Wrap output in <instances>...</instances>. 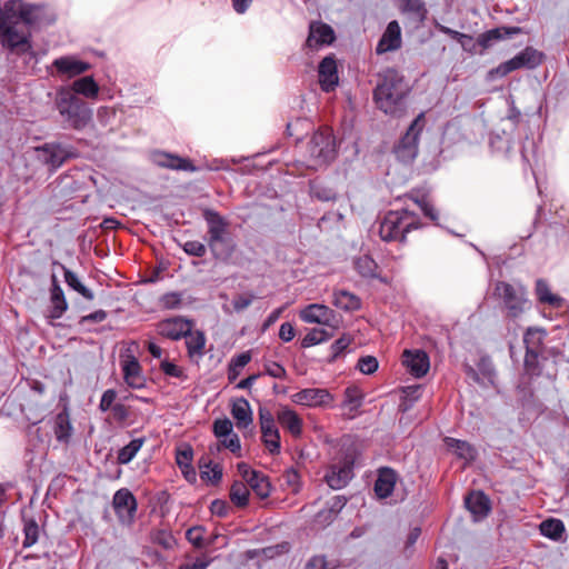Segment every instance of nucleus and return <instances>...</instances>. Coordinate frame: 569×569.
Segmentation results:
<instances>
[{"label": "nucleus", "instance_id": "obj_1", "mask_svg": "<svg viewBox=\"0 0 569 569\" xmlns=\"http://www.w3.org/2000/svg\"><path fill=\"white\" fill-rule=\"evenodd\" d=\"M43 8L23 0H8L0 6V42L11 50L29 42L28 27L42 16Z\"/></svg>", "mask_w": 569, "mask_h": 569}, {"label": "nucleus", "instance_id": "obj_2", "mask_svg": "<svg viewBox=\"0 0 569 569\" xmlns=\"http://www.w3.org/2000/svg\"><path fill=\"white\" fill-rule=\"evenodd\" d=\"M408 91L409 87L403 77L395 69H387L379 74L373 97L380 110L397 116L403 110V100Z\"/></svg>", "mask_w": 569, "mask_h": 569}, {"label": "nucleus", "instance_id": "obj_3", "mask_svg": "<svg viewBox=\"0 0 569 569\" xmlns=\"http://www.w3.org/2000/svg\"><path fill=\"white\" fill-rule=\"evenodd\" d=\"M417 217L413 212L403 209L389 211L380 223V237L385 241H405L411 230L418 229Z\"/></svg>", "mask_w": 569, "mask_h": 569}, {"label": "nucleus", "instance_id": "obj_4", "mask_svg": "<svg viewBox=\"0 0 569 569\" xmlns=\"http://www.w3.org/2000/svg\"><path fill=\"white\" fill-rule=\"evenodd\" d=\"M57 108L64 121L73 129L84 128L92 118L91 109L70 90L59 91Z\"/></svg>", "mask_w": 569, "mask_h": 569}, {"label": "nucleus", "instance_id": "obj_5", "mask_svg": "<svg viewBox=\"0 0 569 569\" xmlns=\"http://www.w3.org/2000/svg\"><path fill=\"white\" fill-rule=\"evenodd\" d=\"M336 140L329 128L316 131L307 147V166L312 169L328 164L336 157Z\"/></svg>", "mask_w": 569, "mask_h": 569}, {"label": "nucleus", "instance_id": "obj_6", "mask_svg": "<svg viewBox=\"0 0 569 569\" xmlns=\"http://www.w3.org/2000/svg\"><path fill=\"white\" fill-rule=\"evenodd\" d=\"M208 223V246L212 253L220 258L232 253V246L227 243L228 222L217 211L204 209L202 213Z\"/></svg>", "mask_w": 569, "mask_h": 569}, {"label": "nucleus", "instance_id": "obj_7", "mask_svg": "<svg viewBox=\"0 0 569 569\" xmlns=\"http://www.w3.org/2000/svg\"><path fill=\"white\" fill-rule=\"evenodd\" d=\"M495 295L498 296L511 318H518L528 307L526 289L520 284H511L508 282H497Z\"/></svg>", "mask_w": 569, "mask_h": 569}, {"label": "nucleus", "instance_id": "obj_8", "mask_svg": "<svg viewBox=\"0 0 569 569\" xmlns=\"http://www.w3.org/2000/svg\"><path fill=\"white\" fill-rule=\"evenodd\" d=\"M425 127V113L421 112L407 129L399 143L395 147V154L398 160L408 163L418 154L419 136Z\"/></svg>", "mask_w": 569, "mask_h": 569}, {"label": "nucleus", "instance_id": "obj_9", "mask_svg": "<svg viewBox=\"0 0 569 569\" xmlns=\"http://www.w3.org/2000/svg\"><path fill=\"white\" fill-rule=\"evenodd\" d=\"M356 460L355 450L348 449L342 459L330 467L326 475V481L332 489L343 488L352 478V469Z\"/></svg>", "mask_w": 569, "mask_h": 569}, {"label": "nucleus", "instance_id": "obj_10", "mask_svg": "<svg viewBox=\"0 0 569 569\" xmlns=\"http://www.w3.org/2000/svg\"><path fill=\"white\" fill-rule=\"evenodd\" d=\"M542 61V54L532 49L526 48L523 51L516 54L510 60L499 64L495 70H492L491 74H497L499 77H505L508 73L518 70L520 68L533 69L539 66Z\"/></svg>", "mask_w": 569, "mask_h": 569}, {"label": "nucleus", "instance_id": "obj_11", "mask_svg": "<svg viewBox=\"0 0 569 569\" xmlns=\"http://www.w3.org/2000/svg\"><path fill=\"white\" fill-rule=\"evenodd\" d=\"M299 317L307 323L326 326L330 330L339 328L340 319L328 306L311 303L299 311Z\"/></svg>", "mask_w": 569, "mask_h": 569}, {"label": "nucleus", "instance_id": "obj_12", "mask_svg": "<svg viewBox=\"0 0 569 569\" xmlns=\"http://www.w3.org/2000/svg\"><path fill=\"white\" fill-rule=\"evenodd\" d=\"M291 401L309 408H328L333 402V396L323 388H306L293 393Z\"/></svg>", "mask_w": 569, "mask_h": 569}, {"label": "nucleus", "instance_id": "obj_13", "mask_svg": "<svg viewBox=\"0 0 569 569\" xmlns=\"http://www.w3.org/2000/svg\"><path fill=\"white\" fill-rule=\"evenodd\" d=\"M192 321L183 317H172L157 325L158 333L171 340H179L190 333Z\"/></svg>", "mask_w": 569, "mask_h": 569}, {"label": "nucleus", "instance_id": "obj_14", "mask_svg": "<svg viewBox=\"0 0 569 569\" xmlns=\"http://www.w3.org/2000/svg\"><path fill=\"white\" fill-rule=\"evenodd\" d=\"M150 161L162 168L194 172L196 167L187 158H181L163 151H153L150 153Z\"/></svg>", "mask_w": 569, "mask_h": 569}, {"label": "nucleus", "instance_id": "obj_15", "mask_svg": "<svg viewBox=\"0 0 569 569\" xmlns=\"http://www.w3.org/2000/svg\"><path fill=\"white\" fill-rule=\"evenodd\" d=\"M52 66L57 69L60 76L69 79L87 72L91 68L90 63L79 60L74 56L57 58L53 60Z\"/></svg>", "mask_w": 569, "mask_h": 569}, {"label": "nucleus", "instance_id": "obj_16", "mask_svg": "<svg viewBox=\"0 0 569 569\" xmlns=\"http://www.w3.org/2000/svg\"><path fill=\"white\" fill-rule=\"evenodd\" d=\"M113 508L121 520L130 521L137 510V500L128 489L122 488L113 496Z\"/></svg>", "mask_w": 569, "mask_h": 569}, {"label": "nucleus", "instance_id": "obj_17", "mask_svg": "<svg viewBox=\"0 0 569 569\" xmlns=\"http://www.w3.org/2000/svg\"><path fill=\"white\" fill-rule=\"evenodd\" d=\"M402 362L416 378L423 377L430 368L429 357L422 350H406Z\"/></svg>", "mask_w": 569, "mask_h": 569}, {"label": "nucleus", "instance_id": "obj_18", "mask_svg": "<svg viewBox=\"0 0 569 569\" xmlns=\"http://www.w3.org/2000/svg\"><path fill=\"white\" fill-rule=\"evenodd\" d=\"M318 76L322 90L329 92L338 86V69L333 57L328 56L321 60L318 67Z\"/></svg>", "mask_w": 569, "mask_h": 569}, {"label": "nucleus", "instance_id": "obj_19", "mask_svg": "<svg viewBox=\"0 0 569 569\" xmlns=\"http://www.w3.org/2000/svg\"><path fill=\"white\" fill-rule=\"evenodd\" d=\"M36 157L39 161L47 164L50 170L62 164L68 153L59 144L47 143L34 149Z\"/></svg>", "mask_w": 569, "mask_h": 569}, {"label": "nucleus", "instance_id": "obj_20", "mask_svg": "<svg viewBox=\"0 0 569 569\" xmlns=\"http://www.w3.org/2000/svg\"><path fill=\"white\" fill-rule=\"evenodd\" d=\"M276 417L280 426L293 438H300L302 436L303 421L295 410L287 406L281 407Z\"/></svg>", "mask_w": 569, "mask_h": 569}, {"label": "nucleus", "instance_id": "obj_21", "mask_svg": "<svg viewBox=\"0 0 569 569\" xmlns=\"http://www.w3.org/2000/svg\"><path fill=\"white\" fill-rule=\"evenodd\" d=\"M401 47V29L399 23L393 20L389 22L382 37L380 38L376 52L382 54L389 51H395Z\"/></svg>", "mask_w": 569, "mask_h": 569}, {"label": "nucleus", "instance_id": "obj_22", "mask_svg": "<svg viewBox=\"0 0 569 569\" xmlns=\"http://www.w3.org/2000/svg\"><path fill=\"white\" fill-rule=\"evenodd\" d=\"M51 289H50V310L48 313V318L50 319H59L68 309V302L66 300L62 288L58 282V278L56 274L51 277Z\"/></svg>", "mask_w": 569, "mask_h": 569}, {"label": "nucleus", "instance_id": "obj_23", "mask_svg": "<svg viewBox=\"0 0 569 569\" xmlns=\"http://www.w3.org/2000/svg\"><path fill=\"white\" fill-rule=\"evenodd\" d=\"M271 166V161H267L264 157L246 158L240 164H237L232 169V172L238 174H250L256 177H262L268 174V167Z\"/></svg>", "mask_w": 569, "mask_h": 569}, {"label": "nucleus", "instance_id": "obj_24", "mask_svg": "<svg viewBox=\"0 0 569 569\" xmlns=\"http://www.w3.org/2000/svg\"><path fill=\"white\" fill-rule=\"evenodd\" d=\"M333 39L335 34L331 27L321 22H315L310 24L307 46L309 48H317L322 44H330Z\"/></svg>", "mask_w": 569, "mask_h": 569}, {"label": "nucleus", "instance_id": "obj_25", "mask_svg": "<svg viewBox=\"0 0 569 569\" xmlns=\"http://www.w3.org/2000/svg\"><path fill=\"white\" fill-rule=\"evenodd\" d=\"M466 507L476 520L485 518L490 511V500L481 491H472L466 497Z\"/></svg>", "mask_w": 569, "mask_h": 569}, {"label": "nucleus", "instance_id": "obj_26", "mask_svg": "<svg viewBox=\"0 0 569 569\" xmlns=\"http://www.w3.org/2000/svg\"><path fill=\"white\" fill-rule=\"evenodd\" d=\"M231 415L239 429H246L252 425V410L249 401L244 398H238L233 401Z\"/></svg>", "mask_w": 569, "mask_h": 569}, {"label": "nucleus", "instance_id": "obj_27", "mask_svg": "<svg viewBox=\"0 0 569 569\" xmlns=\"http://www.w3.org/2000/svg\"><path fill=\"white\" fill-rule=\"evenodd\" d=\"M62 90H70L74 96H83L88 99H96L99 94V86L91 76H84L72 82L70 88Z\"/></svg>", "mask_w": 569, "mask_h": 569}, {"label": "nucleus", "instance_id": "obj_28", "mask_svg": "<svg viewBox=\"0 0 569 569\" xmlns=\"http://www.w3.org/2000/svg\"><path fill=\"white\" fill-rule=\"evenodd\" d=\"M396 485V473L389 468H382L379 471L378 479L375 483V491L379 498L389 497Z\"/></svg>", "mask_w": 569, "mask_h": 569}, {"label": "nucleus", "instance_id": "obj_29", "mask_svg": "<svg viewBox=\"0 0 569 569\" xmlns=\"http://www.w3.org/2000/svg\"><path fill=\"white\" fill-rule=\"evenodd\" d=\"M188 355L191 359H200L204 355L206 337L202 331H192L184 336Z\"/></svg>", "mask_w": 569, "mask_h": 569}, {"label": "nucleus", "instance_id": "obj_30", "mask_svg": "<svg viewBox=\"0 0 569 569\" xmlns=\"http://www.w3.org/2000/svg\"><path fill=\"white\" fill-rule=\"evenodd\" d=\"M123 375L129 387L141 389L144 386V379L140 375V365L136 358L132 357L124 362Z\"/></svg>", "mask_w": 569, "mask_h": 569}, {"label": "nucleus", "instance_id": "obj_31", "mask_svg": "<svg viewBox=\"0 0 569 569\" xmlns=\"http://www.w3.org/2000/svg\"><path fill=\"white\" fill-rule=\"evenodd\" d=\"M192 461V449L189 446H186L183 448L178 449L177 456H176V462L181 469L184 478L189 482L196 481V471L191 466Z\"/></svg>", "mask_w": 569, "mask_h": 569}, {"label": "nucleus", "instance_id": "obj_32", "mask_svg": "<svg viewBox=\"0 0 569 569\" xmlns=\"http://www.w3.org/2000/svg\"><path fill=\"white\" fill-rule=\"evenodd\" d=\"M445 443L458 458L466 461H472L476 458V449L466 441L448 437L445 439Z\"/></svg>", "mask_w": 569, "mask_h": 569}, {"label": "nucleus", "instance_id": "obj_33", "mask_svg": "<svg viewBox=\"0 0 569 569\" xmlns=\"http://www.w3.org/2000/svg\"><path fill=\"white\" fill-rule=\"evenodd\" d=\"M536 295L540 302L547 303L553 308H561L565 303V299L552 293L548 283L542 279L536 282Z\"/></svg>", "mask_w": 569, "mask_h": 569}, {"label": "nucleus", "instance_id": "obj_34", "mask_svg": "<svg viewBox=\"0 0 569 569\" xmlns=\"http://www.w3.org/2000/svg\"><path fill=\"white\" fill-rule=\"evenodd\" d=\"M262 441L271 455L280 452V433L276 423L260 426Z\"/></svg>", "mask_w": 569, "mask_h": 569}, {"label": "nucleus", "instance_id": "obj_35", "mask_svg": "<svg viewBox=\"0 0 569 569\" xmlns=\"http://www.w3.org/2000/svg\"><path fill=\"white\" fill-rule=\"evenodd\" d=\"M332 303L337 308L346 311L358 310L361 306L360 299L347 290H336L333 292Z\"/></svg>", "mask_w": 569, "mask_h": 569}, {"label": "nucleus", "instance_id": "obj_36", "mask_svg": "<svg viewBox=\"0 0 569 569\" xmlns=\"http://www.w3.org/2000/svg\"><path fill=\"white\" fill-rule=\"evenodd\" d=\"M53 432L58 441H69L72 432V426L70 422L69 415L66 411L57 415L54 419Z\"/></svg>", "mask_w": 569, "mask_h": 569}, {"label": "nucleus", "instance_id": "obj_37", "mask_svg": "<svg viewBox=\"0 0 569 569\" xmlns=\"http://www.w3.org/2000/svg\"><path fill=\"white\" fill-rule=\"evenodd\" d=\"M543 336H545V332L539 329L529 328L526 331L525 337H523V342L527 348V352H526L527 366L529 365L530 357H533V358L536 357V350H537L538 346L541 343Z\"/></svg>", "mask_w": 569, "mask_h": 569}, {"label": "nucleus", "instance_id": "obj_38", "mask_svg": "<svg viewBox=\"0 0 569 569\" xmlns=\"http://www.w3.org/2000/svg\"><path fill=\"white\" fill-rule=\"evenodd\" d=\"M362 405V395L357 388H347L345 392L343 408L347 410L345 413L348 418H353L356 411Z\"/></svg>", "mask_w": 569, "mask_h": 569}, {"label": "nucleus", "instance_id": "obj_39", "mask_svg": "<svg viewBox=\"0 0 569 569\" xmlns=\"http://www.w3.org/2000/svg\"><path fill=\"white\" fill-rule=\"evenodd\" d=\"M409 198L420 207L426 217L438 224L439 214L426 193L411 192Z\"/></svg>", "mask_w": 569, "mask_h": 569}, {"label": "nucleus", "instance_id": "obj_40", "mask_svg": "<svg viewBox=\"0 0 569 569\" xmlns=\"http://www.w3.org/2000/svg\"><path fill=\"white\" fill-rule=\"evenodd\" d=\"M489 144L495 152L508 153L512 148V139L505 130H502L501 133L492 132L489 139Z\"/></svg>", "mask_w": 569, "mask_h": 569}, {"label": "nucleus", "instance_id": "obj_41", "mask_svg": "<svg viewBox=\"0 0 569 569\" xmlns=\"http://www.w3.org/2000/svg\"><path fill=\"white\" fill-rule=\"evenodd\" d=\"M144 441V438H136L131 440L127 446L121 448L117 457L118 462L120 465H128L142 448Z\"/></svg>", "mask_w": 569, "mask_h": 569}, {"label": "nucleus", "instance_id": "obj_42", "mask_svg": "<svg viewBox=\"0 0 569 569\" xmlns=\"http://www.w3.org/2000/svg\"><path fill=\"white\" fill-rule=\"evenodd\" d=\"M60 267L62 268L63 270V273H64V281L67 282V284L73 289L74 291H77L78 293H80L83 298H86L87 300H92L93 299V293L91 290H89L87 287H84L81 281L79 280V278L77 277V274L74 272H72L71 270L67 269L64 266L60 264Z\"/></svg>", "mask_w": 569, "mask_h": 569}, {"label": "nucleus", "instance_id": "obj_43", "mask_svg": "<svg viewBox=\"0 0 569 569\" xmlns=\"http://www.w3.org/2000/svg\"><path fill=\"white\" fill-rule=\"evenodd\" d=\"M540 531L542 536L553 540H558L565 532V526L561 520L548 519L541 522Z\"/></svg>", "mask_w": 569, "mask_h": 569}, {"label": "nucleus", "instance_id": "obj_44", "mask_svg": "<svg viewBox=\"0 0 569 569\" xmlns=\"http://www.w3.org/2000/svg\"><path fill=\"white\" fill-rule=\"evenodd\" d=\"M333 331L335 330L313 328L303 337L301 345L303 348H308L327 341L333 336Z\"/></svg>", "mask_w": 569, "mask_h": 569}, {"label": "nucleus", "instance_id": "obj_45", "mask_svg": "<svg viewBox=\"0 0 569 569\" xmlns=\"http://www.w3.org/2000/svg\"><path fill=\"white\" fill-rule=\"evenodd\" d=\"M253 492L261 499L269 497L270 495V482L268 477L261 472H258L254 477L250 478L247 482Z\"/></svg>", "mask_w": 569, "mask_h": 569}, {"label": "nucleus", "instance_id": "obj_46", "mask_svg": "<svg viewBox=\"0 0 569 569\" xmlns=\"http://www.w3.org/2000/svg\"><path fill=\"white\" fill-rule=\"evenodd\" d=\"M479 371L482 373L483 379H480L478 372H476L473 369H469V373L471 375L472 379L481 385H485L486 381L492 382L493 376H495V369L491 365V362L487 359H482L479 363Z\"/></svg>", "mask_w": 569, "mask_h": 569}, {"label": "nucleus", "instance_id": "obj_47", "mask_svg": "<svg viewBox=\"0 0 569 569\" xmlns=\"http://www.w3.org/2000/svg\"><path fill=\"white\" fill-rule=\"evenodd\" d=\"M357 271L366 278H372L376 276L377 263L369 256H361L355 262Z\"/></svg>", "mask_w": 569, "mask_h": 569}, {"label": "nucleus", "instance_id": "obj_48", "mask_svg": "<svg viewBox=\"0 0 569 569\" xmlns=\"http://www.w3.org/2000/svg\"><path fill=\"white\" fill-rule=\"evenodd\" d=\"M249 490L242 482L236 481L230 490L231 501L238 507H244L248 503Z\"/></svg>", "mask_w": 569, "mask_h": 569}, {"label": "nucleus", "instance_id": "obj_49", "mask_svg": "<svg viewBox=\"0 0 569 569\" xmlns=\"http://www.w3.org/2000/svg\"><path fill=\"white\" fill-rule=\"evenodd\" d=\"M310 192L313 197L322 201H330L336 198V192L331 188L322 186L321 180L312 181Z\"/></svg>", "mask_w": 569, "mask_h": 569}, {"label": "nucleus", "instance_id": "obj_50", "mask_svg": "<svg viewBox=\"0 0 569 569\" xmlns=\"http://www.w3.org/2000/svg\"><path fill=\"white\" fill-rule=\"evenodd\" d=\"M39 526L38 523L30 519L24 521L23 532H24V540H23V547H31L38 541L39 538Z\"/></svg>", "mask_w": 569, "mask_h": 569}, {"label": "nucleus", "instance_id": "obj_51", "mask_svg": "<svg viewBox=\"0 0 569 569\" xmlns=\"http://www.w3.org/2000/svg\"><path fill=\"white\" fill-rule=\"evenodd\" d=\"M400 8L403 12L411 13L419 19H422L426 14L422 0H401Z\"/></svg>", "mask_w": 569, "mask_h": 569}, {"label": "nucleus", "instance_id": "obj_52", "mask_svg": "<svg viewBox=\"0 0 569 569\" xmlns=\"http://www.w3.org/2000/svg\"><path fill=\"white\" fill-rule=\"evenodd\" d=\"M182 303V295L179 292H168L160 298V306L164 309H179Z\"/></svg>", "mask_w": 569, "mask_h": 569}, {"label": "nucleus", "instance_id": "obj_53", "mask_svg": "<svg viewBox=\"0 0 569 569\" xmlns=\"http://www.w3.org/2000/svg\"><path fill=\"white\" fill-rule=\"evenodd\" d=\"M311 128V124L306 119H297L287 124V132L291 137H296L297 140H300L302 131Z\"/></svg>", "mask_w": 569, "mask_h": 569}, {"label": "nucleus", "instance_id": "obj_54", "mask_svg": "<svg viewBox=\"0 0 569 569\" xmlns=\"http://www.w3.org/2000/svg\"><path fill=\"white\" fill-rule=\"evenodd\" d=\"M357 367L362 373L371 375L378 369V360L372 356L361 357Z\"/></svg>", "mask_w": 569, "mask_h": 569}, {"label": "nucleus", "instance_id": "obj_55", "mask_svg": "<svg viewBox=\"0 0 569 569\" xmlns=\"http://www.w3.org/2000/svg\"><path fill=\"white\" fill-rule=\"evenodd\" d=\"M232 423L229 419H219L213 423V432L218 438L229 437L232 433Z\"/></svg>", "mask_w": 569, "mask_h": 569}, {"label": "nucleus", "instance_id": "obj_56", "mask_svg": "<svg viewBox=\"0 0 569 569\" xmlns=\"http://www.w3.org/2000/svg\"><path fill=\"white\" fill-rule=\"evenodd\" d=\"M186 537L188 541L194 546L196 548L204 547L203 543V528L202 527H193L187 530Z\"/></svg>", "mask_w": 569, "mask_h": 569}, {"label": "nucleus", "instance_id": "obj_57", "mask_svg": "<svg viewBox=\"0 0 569 569\" xmlns=\"http://www.w3.org/2000/svg\"><path fill=\"white\" fill-rule=\"evenodd\" d=\"M200 477L202 480L217 483L222 477V469L219 465H213L211 468L200 471Z\"/></svg>", "mask_w": 569, "mask_h": 569}, {"label": "nucleus", "instance_id": "obj_58", "mask_svg": "<svg viewBox=\"0 0 569 569\" xmlns=\"http://www.w3.org/2000/svg\"><path fill=\"white\" fill-rule=\"evenodd\" d=\"M183 250L190 254V256H194V257H202L204 256L206 253V247L203 243H201L200 241H187L184 244H183Z\"/></svg>", "mask_w": 569, "mask_h": 569}, {"label": "nucleus", "instance_id": "obj_59", "mask_svg": "<svg viewBox=\"0 0 569 569\" xmlns=\"http://www.w3.org/2000/svg\"><path fill=\"white\" fill-rule=\"evenodd\" d=\"M117 398V392L112 389H108L103 392L102 397H101V400H100V403H99V408L101 411H108V410H112V407L114 406L113 402Z\"/></svg>", "mask_w": 569, "mask_h": 569}, {"label": "nucleus", "instance_id": "obj_60", "mask_svg": "<svg viewBox=\"0 0 569 569\" xmlns=\"http://www.w3.org/2000/svg\"><path fill=\"white\" fill-rule=\"evenodd\" d=\"M254 298L256 297L253 295L237 296L232 301L234 310L239 312V311L247 309L252 303Z\"/></svg>", "mask_w": 569, "mask_h": 569}, {"label": "nucleus", "instance_id": "obj_61", "mask_svg": "<svg viewBox=\"0 0 569 569\" xmlns=\"http://www.w3.org/2000/svg\"><path fill=\"white\" fill-rule=\"evenodd\" d=\"M160 369L170 377L180 378L182 377V370L176 366L173 362H170L168 359H163L160 362Z\"/></svg>", "mask_w": 569, "mask_h": 569}, {"label": "nucleus", "instance_id": "obj_62", "mask_svg": "<svg viewBox=\"0 0 569 569\" xmlns=\"http://www.w3.org/2000/svg\"><path fill=\"white\" fill-rule=\"evenodd\" d=\"M351 337L347 335L337 339L331 346L333 358L338 357L351 343Z\"/></svg>", "mask_w": 569, "mask_h": 569}, {"label": "nucleus", "instance_id": "obj_63", "mask_svg": "<svg viewBox=\"0 0 569 569\" xmlns=\"http://www.w3.org/2000/svg\"><path fill=\"white\" fill-rule=\"evenodd\" d=\"M221 443L232 452H238L241 449L239 437L233 432L229 437L222 438Z\"/></svg>", "mask_w": 569, "mask_h": 569}, {"label": "nucleus", "instance_id": "obj_64", "mask_svg": "<svg viewBox=\"0 0 569 569\" xmlns=\"http://www.w3.org/2000/svg\"><path fill=\"white\" fill-rule=\"evenodd\" d=\"M209 563H210V559H208L206 557H202V558H198L192 563H183V565H181L179 567V569H207Z\"/></svg>", "mask_w": 569, "mask_h": 569}]
</instances>
